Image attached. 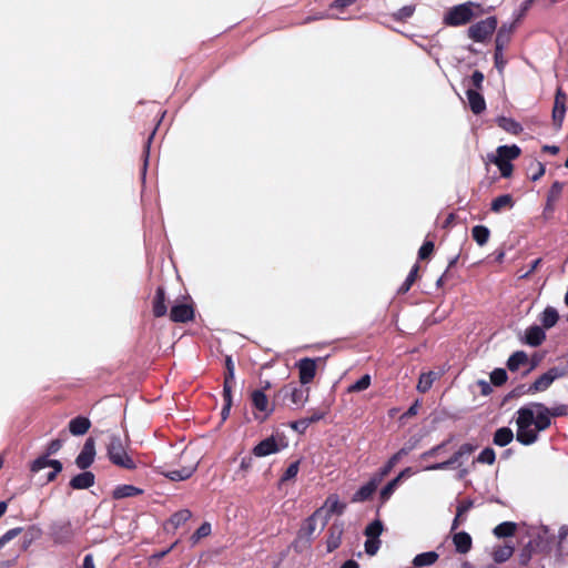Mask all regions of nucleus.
Returning a JSON list of instances; mask_svg holds the SVG:
<instances>
[{"label":"nucleus","instance_id":"1","mask_svg":"<svg viewBox=\"0 0 568 568\" xmlns=\"http://www.w3.org/2000/svg\"><path fill=\"white\" fill-rule=\"evenodd\" d=\"M517 440L530 445L538 438V433L550 426V409L540 403H530L517 412Z\"/></svg>","mask_w":568,"mask_h":568},{"label":"nucleus","instance_id":"2","mask_svg":"<svg viewBox=\"0 0 568 568\" xmlns=\"http://www.w3.org/2000/svg\"><path fill=\"white\" fill-rule=\"evenodd\" d=\"M106 456L109 460L121 468L133 470L138 467V463L128 452V439L120 435L111 434L105 444Z\"/></svg>","mask_w":568,"mask_h":568},{"label":"nucleus","instance_id":"3","mask_svg":"<svg viewBox=\"0 0 568 568\" xmlns=\"http://www.w3.org/2000/svg\"><path fill=\"white\" fill-rule=\"evenodd\" d=\"M479 4L474 2H465L450 8L444 16V23L447 26H463L469 22L478 13Z\"/></svg>","mask_w":568,"mask_h":568},{"label":"nucleus","instance_id":"4","mask_svg":"<svg viewBox=\"0 0 568 568\" xmlns=\"http://www.w3.org/2000/svg\"><path fill=\"white\" fill-rule=\"evenodd\" d=\"M520 154V149L517 145H503L497 149L496 155L491 158L503 176L508 178L513 172L510 161Z\"/></svg>","mask_w":568,"mask_h":568},{"label":"nucleus","instance_id":"5","mask_svg":"<svg viewBox=\"0 0 568 568\" xmlns=\"http://www.w3.org/2000/svg\"><path fill=\"white\" fill-rule=\"evenodd\" d=\"M283 399H288L295 408L303 407L308 400V388H302L294 383L284 385L277 393Z\"/></svg>","mask_w":568,"mask_h":568},{"label":"nucleus","instance_id":"6","mask_svg":"<svg viewBox=\"0 0 568 568\" xmlns=\"http://www.w3.org/2000/svg\"><path fill=\"white\" fill-rule=\"evenodd\" d=\"M287 446L284 437L278 435L270 436L260 442L254 448L253 454L256 457H266L276 454Z\"/></svg>","mask_w":568,"mask_h":568},{"label":"nucleus","instance_id":"7","mask_svg":"<svg viewBox=\"0 0 568 568\" xmlns=\"http://www.w3.org/2000/svg\"><path fill=\"white\" fill-rule=\"evenodd\" d=\"M497 20L494 17L486 18L468 29V37L476 42H484L494 33Z\"/></svg>","mask_w":568,"mask_h":568},{"label":"nucleus","instance_id":"8","mask_svg":"<svg viewBox=\"0 0 568 568\" xmlns=\"http://www.w3.org/2000/svg\"><path fill=\"white\" fill-rule=\"evenodd\" d=\"M251 399L255 413V418L260 420H265L273 412L274 406L270 403L267 396L265 395L264 390L262 389H255L251 394Z\"/></svg>","mask_w":568,"mask_h":568},{"label":"nucleus","instance_id":"9","mask_svg":"<svg viewBox=\"0 0 568 568\" xmlns=\"http://www.w3.org/2000/svg\"><path fill=\"white\" fill-rule=\"evenodd\" d=\"M564 372L557 367L550 368L548 372L538 377L528 388L529 394L545 392L559 377L564 376Z\"/></svg>","mask_w":568,"mask_h":568},{"label":"nucleus","instance_id":"10","mask_svg":"<svg viewBox=\"0 0 568 568\" xmlns=\"http://www.w3.org/2000/svg\"><path fill=\"white\" fill-rule=\"evenodd\" d=\"M318 361L320 358L305 357L296 363L301 384L306 385L314 379Z\"/></svg>","mask_w":568,"mask_h":568},{"label":"nucleus","instance_id":"11","mask_svg":"<svg viewBox=\"0 0 568 568\" xmlns=\"http://www.w3.org/2000/svg\"><path fill=\"white\" fill-rule=\"evenodd\" d=\"M170 317L176 323H184L193 320L194 310L192 304L186 298L175 303L171 308Z\"/></svg>","mask_w":568,"mask_h":568},{"label":"nucleus","instance_id":"12","mask_svg":"<svg viewBox=\"0 0 568 568\" xmlns=\"http://www.w3.org/2000/svg\"><path fill=\"white\" fill-rule=\"evenodd\" d=\"M74 537V530L70 523L54 524L51 528V538L55 545H67Z\"/></svg>","mask_w":568,"mask_h":568},{"label":"nucleus","instance_id":"13","mask_svg":"<svg viewBox=\"0 0 568 568\" xmlns=\"http://www.w3.org/2000/svg\"><path fill=\"white\" fill-rule=\"evenodd\" d=\"M95 457V443L93 438H88L83 445L81 453L75 459V464L80 469H87L92 465Z\"/></svg>","mask_w":568,"mask_h":568},{"label":"nucleus","instance_id":"14","mask_svg":"<svg viewBox=\"0 0 568 568\" xmlns=\"http://www.w3.org/2000/svg\"><path fill=\"white\" fill-rule=\"evenodd\" d=\"M345 505L339 501L336 495H331L325 500L324 505L318 508V513H322V524L327 523L332 515L342 514L344 511Z\"/></svg>","mask_w":568,"mask_h":568},{"label":"nucleus","instance_id":"15","mask_svg":"<svg viewBox=\"0 0 568 568\" xmlns=\"http://www.w3.org/2000/svg\"><path fill=\"white\" fill-rule=\"evenodd\" d=\"M567 95L560 89L557 90L552 109V120L557 128H560L566 114Z\"/></svg>","mask_w":568,"mask_h":568},{"label":"nucleus","instance_id":"16","mask_svg":"<svg viewBox=\"0 0 568 568\" xmlns=\"http://www.w3.org/2000/svg\"><path fill=\"white\" fill-rule=\"evenodd\" d=\"M197 467V462L193 460L190 465L182 467L178 470L172 471H164L159 468V473L164 475L166 478L173 480V481H180L185 480L192 476V474L195 471Z\"/></svg>","mask_w":568,"mask_h":568},{"label":"nucleus","instance_id":"17","mask_svg":"<svg viewBox=\"0 0 568 568\" xmlns=\"http://www.w3.org/2000/svg\"><path fill=\"white\" fill-rule=\"evenodd\" d=\"M322 513H318V510H316L304 524L303 531L305 532V535L312 536L316 531H321L327 524H322Z\"/></svg>","mask_w":568,"mask_h":568},{"label":"nucleus","instance_id":"18","mask_svg":"<svg viewBox=\"0 0 568 568\" xmlns=\"http://www.w3.org/2000/svg\"><path fill=\"white\" fill-rule=\"evenodd\" d=\"M469 106L476 114L481 113L486 109V102L484 97L475 90H467L466 92Z\"/></svg>","mask_w":568,"mask_h":568},{"label":"nucleus","instance_id":"19","mask_svg":"<svg viewBox=\"0 0 568 568\" xmlns=\"http://www.w3.org/2000/svg\"><path fill=\"white\" fill-rule=\"evenodd\" d=\"M94 484V475L91 471H84L74 476L70 485L74 489H87Z\"/></svg>","mask_w":568,"mask_h":568},{"label":"nucleus","instance_id":"20","mask_svg":"<svg viewBox=\"0 0 568 568\" xmlns=\"http://www.w3.org/2000/svg\"><path fill=\"white\" fill-rule=\"evenodd\" d=\"M90 425L91 423L88 418L79 416L69 423V430L72 435L80 436L89 430Z\"/></svg>","mask_w":568,"mask_h":568},{"label":"nucleus","instance_id":"21","mask_svg":"<svg viewBox=\"0 0 568 568\" xmlns=\"http://www.w3.org/2000/svg\"><path fill=\"white\" fill-rule=\"evenodd\" d=\"M379 480L377 479H373L371 480L368 484H366L365 486L361 487L353 496V501L355 503H358V501H364L366 500L367 498H369L373 493L376 490L377 488V485H378Z\"/></svg>","mask_w":568,"mask_h":568},{"label":"nucleus","instance_id":"22","mask_svg":"<svg viewBox=\"0 0 568 568\" xmlns=\"http://www.w3.org/2000/svg\"><path fill=\"white\" fill-rule=\"evenodd\" d=\"M142 494V489L133 485H119L113 489L112 496L115 499L133 497Z\"/></svg>","mask_w":568,"mask_h":568},{"label":"nucleus","instance_id":"23","mask_svg":"<svg viewBox=\"0 0 568 568\" xmlns=\"http://www.w3.org/2000/svg\"><path fill=\"white\" fill-rule=\"evenodd\" d=\"M456 550L460 554H466L471 547V538L467 532H457L453 537Z\"/></svg>","mask_w":568,"mask_h":568},{"label":"nucleus","instance_id":"24","mask_svg":"<svg viewBox=\"0 0 568 568\" xmlns=\"http://www.w3.org/2000/svg\"><path fill=\"white\" fill-rule=\"evenodd\" d=\"M192 517V513L189 509H182L171 516L165 528L169 529L171 526L173 529L179 528L185 524Z\"/></svg>","mask_w":568,"mask_h":568},{"label":"nucleus","instance_id":"25","mask_svg":"<svg viewBox=\"0 0 568 568\" xmlns=\"http://www.w3.org/2000/svg\"><path fill=\"white\" fill-rule=\"evenodd\" d=\"M546 335L539 326H531L526 332V342L530 346H538L542 343Z\"/></svg>","mask_w":568,"mask_h":568},{"label":"nucleus","instance_id":"26","mask_svg":"<svg viewBox=\"0 0 568 568\" xmlns=\"http://www.w3.org/2000/svg\"><path fill=\"white\" fill-rule=\"evenodd\" d=\"M166 311L165 293L163 288L159 287L153 303V314L156 317H161L166 314Z\"/></svg>","mask_w":568,"mask_h":568},{"label":"nucleus","instance_id":"27","mask_svg":"<svg viewBox=\"0 0 568 568\" xmlns=\"http://www.w3.org/2000/svg\"><path fill=\"white\" fill-rule=\"evenodd\" d=\"M438 557L436 551L423 552L414 557L413 564L415 567L432 566L438 560Z\"/></svg>","mask_w":568,"mask_h":568},{"label":"nucleus","instance_id":"28","mask_svg":"<svg viewBox=\"0 0 568 568\" xmlns=\"http://www.w3.org/2000/svg\"><path fill=\"white\" fill-rule=\"evenodd\" d=\"M514 554V546L510 544H505L498 546L493 551V558L496 562H504L508 560Z\"/></svg>","mask_w":568,"mask_h":568},{"label":"nucleus","instance_id":"29","mask_svg":"<svg viewBox=\"0 0 568 568\" xmlns=\"http://www.w3.org/2000/svg\"><path fill=\"white\" fill-rule=\"evenodd\" d=\"M514 206L513 197L509 194H504L496 197L491 202V211L499 213L504 210L511 209Z\"/></svg>","mask_w":568,"mask_h":568},{"label":"nucleus","instance_id":"30","mask_svg":"<svg viewBox=\"0 0 568 568\" xmlns=\"http://www.w3.org/2000/svg\"><path fill=\"white\" fill-rule=\"evenodd\" d=\"M513 430L508 427H501L496 430L494 436V443L498 446H506L513 440Z\"/></svg>","mask_w":568,"mask_h":568},{"label":"nucleus","instance_id":"31","mask_svg":"<svg viewBox=\"0 0 568 568\" xmlns=\"http://www.w3.org/2000/svg\"><path fill=\"white\" fill-rule=\"evenodd\" d=\"M437 378V374L435 372L423 373L419 376L417 390L420 393H426L433 386V383Z\"/></svg>","mask_w":568,"mask_h":568},{"label":"nucleus","instance_id":"32","mask_svg":"<svg viewBox=\"0 0 568 568\" xmlns=\"http://www.w3.org/2000/svg\"><path fill=\"white\" fill-rule=\"evenodd\" d=\"M528 361L527 354L525 352L518 351L515 352L507 361V367L510 371H517L520 366L525 365Z\"/></svg>","mask_w":568,"mask_h":568},{"label":"nucleus","instance_id":"33","mask_svg":"<svg viewBox=\"0 0 568 568\" xmlns=\"http://www.w3.org/2000/svg\"><path fill=\"white\" fill-rule=\"evenodd\" d=\"M516 531V524L511 521H505L494 528V535L498 538L510 537Z\"/></svg>","mask_w":568,"mask_h":568},{"label":"nucleus","instance_id":"34","mask_svg":"<svg viewBox=\"0 0 568 568\" xmlns=\"http://www.w3.org/2000/svg\"><path fill=\"white\" fill-rule=\"evenodd\" d=\"M471 234H473V237L476 241V243L479 246H483L488 242L490 232L484 225H476L473 227Z\"/></svg>","mask_w":568,"mask_h":568},{"label":"nucleus","instance_id":"35","mask_svg":"<svg viewBox=\"0 0 568 568\" xmlns=\"http://www.w3.org/2000/svg\"><path fill=\"white\" fill-rule=\"evenodd\" d=\"M558 317H559L558 313L554 307H547L542 312L540 321H541L544 327L550 328L557 323Z\"/></svg>","mask_w":568,"mask_h":568},{"label":"nucleus","instance_id":"36","mask_svg":"<svg viewBox=\"0 0 568 568\" xmlns=\"http://www.w3.org/2000/svg\"><path fill=\"white\" fill-rule=\"evenodd\" d=\"M342 540V529L338 527H333L331 534L326 541L327 551H333L341 545Z\"/></svg>","mask_w":568,"mask_h":568},{"label":"nucleus","instance_id":"37","mask_svg":"<svg viewBox=\"0 0 568 568\" xmlns=\"http://www.w3.org/2000/svg\"><path fill=\"white\" fill-rule=\"evenodd\" d=\"M497 123L501 129L511 134H518L521 131L520 124L509 118H499Z\"/></svg>","mask_w":568,"mask_h":568},{"label":"nucleus","instance_id":"38","mask_svg":"<svg viewBox=\"0 0 568 568\" xmlns=\"http://www.w3.org/2000/svg\"><path fill=\"white\" fill-rule=\"evenodd\" d=\"M212 531L210 523H203L197 530L192 535L191 540L193 544L199 542L202 538L207 537Z\"/></svg>","mask_w":568,"mask_h":568},{"label":"nucleus","instance_id":"39","mask_svg":"<svg viewBox=\"0 0 568 568\" xmlns=\"http://www.w3.org/2000/svg\"><path fill=\"white\" fill-rule=\"evenodd\" d=\"M371 385V376L364 375L356 383L348 387L349 393L362 392L368 388Z\"/></svg>","mask_w":568,"mask_h":568},{"label":"nucleus","instance_id":"40","mask_svg":"<svg viewBox=\"0 0 568 568\" xmlns=\"http://www.w3.org/2000/svg\"><path fill=\"white\" fill-rule=\"evenodd\" d=\"M507 381V373L504 368H496L490 373V383L500 386Z\"/></svg>","mask_w":568,"mask_h":568},{"label":"nucleus","instance_id":"41","mask_svg":"<svg viewBox=\"0 0 568 568\" xmlns=\"http://www.w3.org/2000/svg\"><path fill=\"white\" fill-rule=\"evenodd\" d=\"M383 531V525L379 520H375L366 527L365 534L368 538H377Z\"/></svg>","mask_w":568,"mask_h":568},{"label":"nucleus","instance_id":"42","mask_svg":"<svg viewBox=\"0 0 568 568\" xmlns=\"http://www.w3.org/2000/svg\"><path fill=\"white\" fill-rule=\"evenodd\" d=\"M399 481V478L396 477L383 488L381 491V498L383 501H386L393 495Z\"/></svg>","mask_w":568,"mask_h":568},{"label":"nucleus","instance_id":"43","mask_svg":"<svg viewBox=\"0 0 568 568\" xmlns=\"http://www.w3.org/2000/svg\"><path fill=\"white\" fill-rule=\"evenodd\" d=\"M473 450L474 447L471 445L465 444L453 455V458H456V464L460 466L463 464V457L469 456L473 453Z\"/></svg>","mask_w":568,"mask_h":568},{"label":"nucleus","instance_id":"44","mask_svg":"<svg viewBox=\"0 0 568 568\" xmlns=\"http://www.w3.org/2000/svg\"><path fill=\"white\" fill-rule=\"evenodd\" d=\"M300 470V462L292 463L284 471L281 481H287L296 477Z\"/></svg>","mask_w":568,"mask_h":568},{"label":"nucleus","instance_id":"45","mask_svg":"<svg viewBox=\"0 0 568 568\" xmlns=\"http://www.w3.org/2000/svg\"><path fill=\"white\" fill-rule=\"evenodd\" d=\"M54 460L55 459H49L45 456L39 457L33 462L31 469L32 471H40L47 467H52V463H54Z\"/></svg>","mask_w":568,"mask_h":568},{"label":"nucleus","instance_id":"46","mask_svg":"<svg viewBox=\"0 0 568 568\" xmlns=\"http://www.w3.org/2000/svg\"><path fill=\"white\" fill-rule=\"evenodd\" d=\"M477 462L491 465L495 462V452L491 448H485L477 457Z\"/></svg>","mask_w":568,"mask_h":568},{"label":"nucleus","instance_id":"47","mask_svg":"<svg viewBox=\"0 0 568 568\" xmlns=\"http://www.w3.org/2000/svg\"><path fill=\"white\" fill-rule=\"evenodd\" d=\"M454 465H456V458L452 457L448 460L427 466L425 468V470H443V469H447Z\"/></svg>","mask_w":568,"mask_h":568},{"label":"nucleus","instance_id":"48","mask_svg":"<svg viewBox=\"0 0 568 568\" xmlns=\"http://www.w3.org/2000/svg\"><path fill=\"white\" fill-rule=\"evenodd\" d=\"M379 539L367 537V540L365 542V551L371 556L375 555L379 548Z\"/></svg>","mask_w":568,"mask_h":568},{"label":"nucleus","instance_id":"49","mask_svg":"<svg viewBox=\"0 0 568 568\" xmlns=\"http://www.w3.org/2000/svg\"><path fill=\"white\" fill-rule=\"evenodd\" d=\"M417 272H418V266L415 265L412 271L409 272L405 283L403 284L400 291L402 292H407L410 287V285L414 283V281L416 280V276H417Z\"/></svg>","mask_w":568,"mask_h":568},{"label":"nucleus","instance_id":"50","mask_svg":"<svg viewBox=\"0 0 568 568\" xmlns=\"http://www.w3.org/2000/svg\"><path fill=\"white\" fill-rule=\"evenodd\" d=\"M471 504L470 503H467V504H460L457 508V515H456V518L454 519V523H453V529H456L458 527V524H459V519L468 511V509L470 508Z\"/></svg>","mask_w":568,"mask_h":568},{"label":"nucleus","instance_id":"51","mask_svg":"<svg viewBox=\"0 0 568 568\" xmlns=\"http://www.w3.org/2000/svg\"><path fill=\"white\" fill-rule=\"evenodd\" d=\"M21 531V528H13L8 530L1 538H0V548H2L7 542L16 538Z\"/></svg>","mask_w":568,"mask_h":568},{"label":"nucleus","instance_id":"52","mask_svg":"<svg viewBox=\"0 0 568 568\" xmlns=\"http://www.w3.org/2000/svg\"><path fill=\"white\" fill-rule=\"evenodd\" d=\"M414 10H415V8H414V7H412V6H406V7L402 8V9H399V10L395 13V17H396V19H398V20H405V19H407V18H409V17H412V16H413Z\"/></svg>","mask_w":568,"mask_h":568},{"label":"nucleus","instance_id":"53","mask_svg":"<svg viewBox=\"0 0 568 568\" xmlns=\"http://www.w3.org/2000/svg\"><path fill=\"white\" fill-rule=\"evenodd\" d=\"M434 251V243L433 242H426L423 244V246L419 248V257L426 258L428 257Z\"/></svg>","mask_w":568,"mask_h":568},{"label":"nucleus","instance_id":"54","mask_svg":"<svg viewBox=\"0 0 568 568\" xmlns=\"http://www.w3.org/2000/svg\"><path fill=\"white\" fill-rule=\"evenodd\" d=\"M505 64H506V61L500 52L499 44H498L496 53H495V67L498 69L499 72H503Z\"/></svg>","mask_w":568,"mask_h":568},{"label":"nucleus","instance_id":"55","mask_svg":"<svg viewBox=\"0 0 568 568\" xmlns=\"http://www.w3.org/2000/svg\"><path fill=\"white\" fill-rule=\"evenodd\" d=\"M175 545H176V542H174L169 549L156 552L153 556H151L149 559L150 565H154L156 561H159L164 556H166L174 548Z\"/></svg>","mask_w":568,"mask_h":568},{"label":"nucleus","instance_id":"56","mask_svg":"<svg viewBox=\"0 0 568 568\" xmlns=\"http://www.w3.org/2000/svg\"><path fill=\"white\" fill-rule=\"evenodd\" d=\"M51 468H53V470L48 474V481H52L55 478V476L62 470V465L59 460H54Z\"/></svg>","mask_w":568,"mask_h":568},{"label":"nucleus","instance_id":"57","mask_svg":"<svg viewBox=\"0 0 568 568\" xmlns=\"http://www.w3.org/2000/svg\"><path fill=\"white\" fill-rule=\"evenodd\" d=\"M471 82L476 89H480L484 82V74L479 71H475L471 75Z\"/></svg>","mask_w":568,"mask_h":568},{"label":"nucleus","instance_id":"58","mask_svg":"<svg viewBox=\"0 0 568 568\" xmlns=\"http://www.w3.org/2000/svg\"><path fill=\"white\" fill-rule=\"evenodd\" d=\"M477 385L480 389V394L487 396L491 393V386L487 381L480 379L477 382Z\"/></svg>","mask_w":568,"mask_h":568},{"label":"nucleus","instance_id":"59","mask_svg":"<svg viewBox=\"0 0 568 568\" xmlns=\"http://www.w3.org/2000/svg\"><path fill=\"white\" fill-rule=\"evenodd\" d=\"M230 393H231V388H230V386H227V382H226L225 385H224V394H225V398L227 400V404H226V406L224 407V409L222 412L223 418L226 417V415H227V413L230 410V405H231V395H230Z\"/></svg>","mask_w":568,"mask_h":568},{"label":"nucleus","instance_id":"60","mask_svg":"<svg viewBox=\"0 0 568 568\" xmlns=\"http://www.w3.org/2000/svg\"><path fill=\"white\" fill-rule=\"evenodd\" d=\"M567 412H568V406L560 405L550 410V417L551 416H562V415H566Z\"/></svg>","mask_w":568,"mask_h":568},{"label":"nucleus","instance_id":"61","mask_svg":"<svg viewBox=\"0 0 568 568\" xmlns=\"http://www.w3.org/2000/svg\"><path fill=\"white\" fill-rule=\"evenodd\" d=\"M443 446L444 445H438V446L425 452L424 454L420 455V458L426 459V458L436 456L438 454V452L443 448Z\"/></svg>","mask_w":568,"mask_h":568},{"label":"nucleus","instance_id":"62","mask_svg":"<svg viewBox=\"0 0 568 568\" xmlns=\"http://www.w3.org/2000/svg\"><path fill=\"white\" fill-rule=\"evenodd\" d=\"M536 168H537V170H536V172L531 176V179L534 181L538 180L545 173V168H544V165L540 162H537Z\"/></svg>","mask_w":568,"mask_h":568},{"label":"nucleus","instance_id":"63","mask_svg":"<svg viewBox=\"0 0 568 568\" xmlns=\"http://www.w3.org/2000/svg\"><path fill=\"white\" fill-rule=\"evenodd\" d=\"M62 446V443L60 440H53L48 447L49 454L57 453Z\"/></svg>","mask_w":568,"mask_h":568},{"label":"nucleus","instance_id":"64","mask_svg":"<svg viewBox=\"0 0 568 568\" xmlns=\"http://www.w3.org/2000/svg\"><path fill=\"white\" fill-rule=\"evenodd\" d=\"M82 568H95L92 555H87L84 557Z\"/></svg>","mask_w":568,"mask_h":568}]
</instances>
